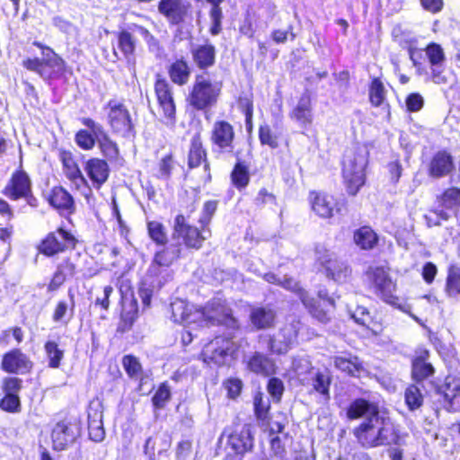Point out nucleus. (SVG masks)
Here are the masks:
<instances>
[{"instance_id":"f257e3e1","label":"nucleus","mask_w":460,"mask_h":460,"mask_svg":"<svg viewBox=\"0 0 460 460\" xmlns=\"http://www.w3.org/2000/svg\"><path fill=\"white\" fill-rule=\"evenodd\" d=\"M349 420L363 418L354 429L353 434L358 442L367 448L389 444L393 439V426L390 420L379 411L377 403L364 398L353 400L347 408Z\"/></svg>"},{"instance_id":"f03ea898","label":"nucleus","mask_w":460,"mask_h":460,"mask_svg":"<svg viewBox=\"0 0 460 460\" xmlns=\"http://www.w3.org/2000/svg\"><path fill=\"white\" fill-rule=\"evenodd\" d=\"M367 151L365 147L346 152L342 163V176L350 195H356L365 183Z\"/></svg>"},{"instance_id":"7ed1b4c3","label":"nucleus","mask_w":460,"mask_h":460,"mask_svg":"<svg viewBox=\"0 0 460 460\" xmlns=\"http://www.w3.org/2000/svg\"><path fill=\"white\" fill-rule=\"evenodd\" d=\"M181 251L182 243L172 238L168 246L155 252L147 271V277L154 278L150 281L153 288H160L170 279L168 267L180 258Z\"/></svg>"},{"instance_id":"20e7f679","label":"nucleus","mask_w":460,"mask_h":460,"mask_svg":"<svg viewBox=\"0 0 460 460\" xmlns=\"http://www.w3.org/2000/svg\"><path fill=\"white\" fill-rule=\"evenodd\" d=\"M35 46L42 49V58H27L22 65L30 71L37 73L43 80H51L59 77L65 69V61L49 47L40 42Z\"/></svg>"},{"instance_id":"39448f33","label":"nucleus","mask_w":460,"mask_h":460,"mask_svg":"<svg viewBox=\"0 0 460 460\" xmlns=\"http://www.w3.org/2000/svg\"><path fill=\"white\" fill-rule=\"evenodd\" d=\"M221 88V84L212 82L206 75H196L187 101L197 111L210 109L217 104Z\"/></svg>"},{"instance_id":"423d86ee","label":"nucleus","mask_w":460,"mask_h":460,"mask_svg":"<svg viewBox=\"0 0 460 460\" xmlns=\"http://www.w3.org/2000/svg\"><path fill=\"white\" fill-rule=\"evenodd\" d=\"M193 320H198V326H209L226 323L232 321L231 310L221 298L210 300L205 307L195 309L191 315Z\"/></svg>"},{"instance_id":"0eeeda50","label":"nucleus","mask_w":460,"mask_h":460,"mask_svg":"<svg viewBox=\"0 0 460 460\" xmlns=\"http://www.w3.org/2000/svg\"><path fill=\"white\" fill-rule=\"evenodd\" d=\"M107 120L112 131L122 137H129L133 131L130 113L125 104L118 100H110L104 107Z\"/></svg>"},{"instance_id":"6e6552de","label":"nucleus","mask_w":460,"mask_h":460,"mask_svg":"<svg viewBox=\"0 0 460 460\" xmlns=\"http://www.w3.org/2000/svg\"><path fill=\"white\" fill-rule=\"evenodd\" d=\"M205 234V230L200 232L197 227L190 226L184 216L178 215L175 217L172 237L187 248L199 249L202 243L208 238Z\"/></svg>"},{"instance_id":"1a4fd4ad","label":"nucleus","mask_w":460,"mask_h":460,"mask_svg":"<svg viewBox=\"0 0 460 460\" xmlns=\"http://www.w3.org/2000/svg\"><path fill=\"white\" fill-rule=\"evenodd\" d=\"M317 260L324 267L326 275L337 283H345L349 279L351 270L343 261L338 260L336 255L324 249H316Z\"/></svg>"},{"instance_id":"9d476101","label":"nucleus","mask_w":460,"mask_h":460,"mask_svg":"<svg viewBox=\"0 0 460 460\" xmlns=\"http://www.w3.org/2000/svg\"><path fill=\"white\" fill-rule=\"evenodd\" d=\"M158 11L172 25L191 22L193 19L192 5L189 0H161Z\"/></svg>"},{"instance_id":"9b49d317","label":"nucleus","mask_w":460,"mask_h":460,"mask_svg":"<svg viewBox=\"0 0 460 460\" xmlns=\"http://www.w3.org/2000/svg\"><path fill=\"white\" fill-rule=\"evenodd\" d=\"M234 129L228 121L218 119L213 123L210 141L213 151L219 154H231L234 149Z\"/></svg>"},{"instance_id":"f8f14e48","label":"nucleus","mask_w":460,"mask_h":460,"mask_svg":"<svg viewBox=\"0 0 460 460\" xmlns=\"http://www.w3.org/2000/svg\"><path fill=\"white\" fill-rule=\"evenodd\" d=\"M300 323L293 321L283 326L279 333L269 341V349L272 353L285 354L296 342Z\"/></svg>"},{"instance_id":"ddd939ff","label":"nucleus","mask_w":460,"mask_h":460,"mask_svg":"<svg viewBox=\"0 0 460 460\" xmlns=\"http://www.w3.org/2000/svg\"><path fill=\"white\" fill-rule=\"evenodd\" d=\"M233 343L227 339L217 337L205 346L202 351L204 361L208 364L223 365L233 354Z\"/></svg>"},{"instance_id":"4468645a","label":"nucleus","mask_w":460,"mask_h":460,"mask_svg":"<svg viewBox=\"0 0 460 460\" xmlns=\"http://www.w3.org/2000/svg\"><path fill=\"white\" fill-rule=\"evenodd\" d=\"M82 123L93 133L102 153L110 160H115L119 156V147L110 137L102 125L90 118H84Z\"/></svg>"},{"instance_id":"2eb2a0df","label":"nucleus","mask_w":460,"mask_h":460,"mask_svg":"<svg viewBox=\"0 0 460 460\" xmlns=\"http://www.w3.org/2000/svg\"><path fill=\"white\" fill-rule=\"evenodd\" d=\"M80 436V429L76 423L60 421L52 429L51 439L55 450H64L72 445Z\"/></svg>"},{"instance_id":"dca6fc26","label":"nucleus","mask_w":460,"mask_h":460,"mask_svg":"<svg viewBox=\"0 0 460 460\" xmlns=\"http://www.w3.org/2000/svg\"><path fill=\"white\" fill-rule=\"evenodd\" d=\"M75 243V237L64 229H58L50 233L42 241L40 250L42 253L52 256L65 249L74 247Z\"/></svg>"},{"instance_id":"f3484780","label":"nucleus","mask_w":460,"mask_h":460,"mask_svg":"<svg viewBox=\"0 0 460 460\" xmlns=\"http://www.w3.org/2000/svg\"><path fill=\"white\" fill-rule=\"evenodd\" d=\"M425 53L430 66L431 81L438 84H446L447 82L444 68L446 57L442 47L437 43H430L426 47Z\"/></svg>"},{"instance_id":"a211bd4d","label":"nucleus","mask_w":460,"mask_h":460,"mask_svg":"<svg viewBox=\"0 0 460 460\" xmlns=\"http://www.w3.org/2000/svg\"><path fill=\"white\" fill-rule=\"evenodd\" d=\"M33 367L30 358L19 349H13L6 352L2 358L1 367L11 374H26Z\"/></svg>"},{"instance_id":"6ab92c4d","label":"nucleus","mask_w":460,"mask_h":460,"mask_svg":"<svg viewBox=\"0 0 460 460\" xmlns=\"http://www.w3.org/2000/svg\"><path fill=\"white\" fill-rule=\"evenodd\" d=\"M31 190V182L29 175L24 171L20 170L13 173L3 193L10 199L17 200L22 197H27Z\"/></svg>"},{"instance_id":"aec40b11","label":"nucleus","mask_w":460,"mask_h":460,"mask_svg":"<svg viewBox=\"0 0 460 460\" xmlns=\"http://www.w3.org/2000/svg\"><path fill=\"white\" fill-rule=\"evenodd\" d=\"M367 279L375 285L383 299L390 302L394 290V284L383 267H370L367 271Z\"/></svg>"},{"instance_id":"412c9836","label":"nucleus","mask_w":460,"mask_h":460,"mask_svg":"<svg viewBox=\"0 0 460 460\" xmlns=\"http://www.w3.org/2000/svg\"><path fill=\"white\" fill-rule=\"evenodd\" d=\"M155 92L164 115L172 119L175 114V104L170 84L165 79L158 78L155 84Z\"/></svg>"},{"instance_id":"4be33fe9","label":"nucleus","mask_w":460,"mask_h":460,"mask_svg":"<svg viewBox=\"0 0 460 460\" xmlns=\"http://www.w3.org/2000/svg\"><path fill=\"white\" fill-rule=\"evenodd\" d=\"M309 200L314 212L323 218H330L338 210L337 202L332 196L325 193L311 191Z\"/></svg>"},{"instance_id":"5701e85b","label":"nucleus","mask_w":460,"mask_h":460,"mask_svg":"<svg viewBox=\"0 0 460 460\" xmlns=\"http://www.w3.org/2000/svg\"><path fill=\"white\" fill-rule=\"evenodd\" d=\"M289 116L290 119L296 121L302 128L306 129L312 124V100L308 93H305L302 94Z\"/></svg>"},{"instance_id":"b1692460","label":"nucleus","mask_w":460,"mask_h":460,"mask_svg":"<svg viewBox=\"0 0 460 460\" xmlns=\"http://www.w3.org/2000/svg\"><path fill=\"white\" fill-rule=\"evenodd\" d=\"M84 170L93 184L100 187L103 184L110 173L108 164L100 158H91L86 161Z\"/></svg>"},{"instance_id":"393cba45","label":"nucleus","mask_w":460,"mask_h":460,"mask_svg":"<svg viewBox=\"0 0 460 460\" xmlns=\"http://www.w3.org/2000/svg\"><path fill=\"white\" fill-rule=\"evenodd\" d=\"M172 319L173 322L189 325L197 324L198 320L192 319V314L195 312L193 305H190L186 301L181 299H175L171 303Z\"/></svg>"},{"instance_id":"a878e982","label":"nucleus","mask_w":460,"mask_h":460,"mask_svg":"<svg viewBox=\"0 0 460 460\" xmlns=\"http://www.w3.org/2000/svg\"><path fill=\"white\" fill-rule=\"evenodd\" d=\"M248 369L257 375L270 376L275 374L274 361L260 352H255L247 361Z\"/></svg>"},{"instance_id":"bb28decb","label":"nucleus","mask_w":460,"mask_h":460,"mask_svg":"<svg viewBox=\"0 0 460 460\" xmlns=\"http://www.w3.org/2000/svg\"><path fill=\"white\" fill-rule=\"evenodd\" d=\"M64 172L66 177L77 187L84 186L86 192L84 196L89 199L92 194L91 189L87 186V181L82 174L78 165L75 164L70 155H64L62 157Z\"/></svg>"},{"instance_id":"cd10ccee","label":"nucleus","mask_w":460,"mask_h":460,"mask_svg":"<svg viewBox=\"0 0 460 460\" xmlns=\"http://www.w3.org/2000/svg\"><path fill=\"white\" fill-rule=\"evenodd\" d=\"M204 163V171L206 172L205 181L210 180L209 164L207 162V154L202 146L199 137H194L191 141L189 152V167L196 168Z\"/></svg>"},{"instance_id":"c85d7f7f","label":"nucleus","mask_w":460,"mask_h":460,"mask_svg":"<svg viewBox=\"0 0 460 460\" xmlns=\"http://www.w3.org/2000/svg\"><path fill=\"white\" fill-rule=\"evenodd\" d=\"M332 361L336 368L351 376H358L363 371L361 360L351 354L335 356Z\"/></svg>"},{"instance_id":"c756f323","label":"nucleus","mask_w":460,"mask_h":460,"mask_svg":"<svg viewBox=\"0 0 460 460\" xmlns=\"http://www.w3.org/2000/svg\"><path fill=\"white\" fill-rule=\"evenodd\" d=\"M228 443L236 454H243L251 450L253 446V438L250 428L244 426L240 431L232 434Z\"/></svg>"},{"instance_id":"7c9ffc66","label":"nucleus","mask_w":460,"mask_h":460,"mask_svg":"<svg viewBox=\"0 0 460 460\" xmlns=\"http://www.w3.org/2000/svg\"><path fill=\"white\" fill-rule=\"evenodd\" d=\"M436 394L443 398V407L449 411L453 400L460 394V383L454 377H447L445 383L437 388Z\"/></svg>"},{"instance_id":"2f4dec72","label":"nucleus","mask_w":460,"mask_h":460,"mask_svg":"<svg viewBox=\"0 0 460 460\" xmlns=\"http://www.w3.org/2000/svg\"><path fill=\"white\" fill-rule=\"evenodd\" d=\"M453 168L452 157L447 152H438L432 158L429 164V174L439 178L447 175Z\"/></svg>"},{"instance_id":"473e14b6","label":"nucleus","mask_w":460,"mask_h":460,"mask_svg":"<svg viewBox=\"0 0 460 460\" xmlns=\"http://www.w3.org/2000/svg\"><path fill=\"white\" fill-rule=\"evenodd\" d=\"M428 358L429 352L424 350L412 360L411 375L416 382H420L434 373V367L427 362Z\"/></svg>"},{"instance_id":"72a5a7b5","label":"nucleus","mask_w":460,"mask_h":460,"mask_svg":"<svg viewBox=\"0 0 460 460\" xmlns=\"http://www.w3.org/2000/svg\"><path fill=\"white\" fill-rule=\"evenodd\" d=\"M353 240L362 250H371L377 244L378 237L371 227L362 226L354 232Z\"/></svg>"},{"instance_id":"f704fd0d","label":"nucleus","mask_w":460,"mask_h":460,"mask_svg":"<svg viewBox=\"0 0 460 460\" xmlns=\"http://www.w3.org/2000/svg\"><path fill=\"white\" fill-rule=\"evenodd\" d=\"M49 202L58 209L65 210L69 213H71L74 208L73 197L61 187L53 189Z\"/></svg>"},{"instance_id":"c9c22d12","label":"nucleus","mask_w":460,"mask_h":460,"mask_svg":"<svg viewBox=\"0 0 460 460\" xmlns=\"http://www.w3.org/2000/svg\"><path fill=\"white\" fill-rule=\"evenodd\" d=\"M250 317L252 323L257 329H266L273 325L275 320V313L269 308L257 307L252 309Z\"/></svg>"},{"instance_id":"e433bc0d","label":"nucleus","mask_w":460,"mask_h":460,"mask_svg":"<svg viewBox=\"0 0 460 460\" xmlns=\"http://www.w3.org/2000/svg\"><path fill=\"white\" fill-rule=\"evenodd\" d=\"M195 63L199 68H207L215 63L216 49L210 44L198 47L192 51Z\"/></svg>"},{"instance_id":"4c0bfd02","label":"nucleus","mask_w":460,"mask_h":460,"mask_svg":"<svg viewBox=\"0 0 460 460\" xmlns=\"http://www.w3.org/2000/svg\"><path fill=\"white\" fill-rule=\"evenodd\" d=\"M171 80L179 85H184L188 83L190 75V69L184 60H176L168 70Z\"/></svg>"},{"instance_id":"58836bf2","label":"nucleus","mask_w":460,"mask_h":460,"mask_svg":"<svg viewBox=\"0 0 460 460\" xmlns=\"http://www.w3.org/2000/svg\"><path fill=\"white\" fill-rule=\"evenodd\" d=\"M298 297L313 317L321 323H327L329 321L328 314L318 307L317 301L314 297L309 296L305 290L298 288Z\"/></svg>"},{"instance_id":"ea45409f","label":"nucleus","mask_w":460,"mask_h":460,"mask_svg":"<svg viewBox=\"0 0 460 460\" xmlns=\"http://www.w3.org/2000/svg\"><path fill=\"white\" fill-rule=\"evenodd\" d=\"M102 412L95 411L88 414L89 437L93 441L101 442L104 439L105 431L102 426Z\"/></svg>"},{"instance_id":"a19ab883","label":"nucleus","mask_w":460,"mask_h":460,"mask_svg":"<svg viewBox=\"0 0 460 460\" xmlns=\"http://www.w3.org/2000/svg\"><path fill=\"white\" fill-rule=\"evenodd\" d=\"M438 205L445 211H448L451 216L455 213V208L460 204V190L450 188L441 195L438 199Z\"/></svg>"},{"instance_id":"79ce46f5","label":"nucleus","mask_w":460,"mask_h":460,"mask_svg":"<svg viewBox=\"0 0 460 460\" xmlns=\"http://www.w3.org/2000/svg\"><path fill=\"white\" fill-rule=\"evenodd\" d=\"M369 100L372 105L376 107H388L386 103V90L379 78H375L371 83L369 87Z\"/></svg>"},{"instance_id":"37998d69","label":"nucleus","mask_w":460,"mask_h":460,"mask_svg":"<svg viewBox=\"0 0 460 460\" xmlns=\"http://www.w3.org/2000/svg\"><path fill=\"white\" fill-rule=\"evenodd\" d=\"M445 291L449 297L460 298V269L450 267L447 277Z\"/></svg>"},{"instance_id":"c03bdc74","label":"nucleus","mask_w":460,"mask_h":460,"mask_svg":"<svg viewBox=\"0 0 460 460\" xmlns=\"http://www.w3.org/2000/svg\"><path fill=\"white\" fill-rule=\"evenodd\" d=\"M404 400L408 409L413 411L422 406L424 398L420 387L411 385L405 389Z\"/></svg>"},{"instance_id":"a18cd8bd","label":"nucleus","mask_w":460,"mask_h":460,"mask_svg":"<svg viewBox=\"0 0 460 460\" xmlns=\"http://www.w3.org/2000/svg\"><path fill=\"white\" fill-rule=\"evenodd\" d=\"M148 235L157 245H165L168 242L165 226L158 221L147 222Z\"/></svg>"},{"instance_id":"49530a36","label":"nucleus","mask_w":460,"mask_h":460,"mask_svg":"<svg viewBox=\"0 0 460 460\" xmlns=\"http://www.w3.org/2000/svg\"><path fill=\"white\" fill-rule=\"evenodd\" d=\"M118 46L124 57L130 62L136 49V40L130 32L122 31L118 36Z\"/></svg>"},{"instance_id":"de8ad7c7","label":"nucleus","mask_w":460,"mask_h":460,"mask_svg":"<svg viewBox=\"0 0 460 460\" xmlns=\"http://www.w3.org/2000/svg\"><path fill=\"white\" fill-rule=\"evenodd\" d=\"M44 350L49 359V367L58 368L64 358V350L58 348V344L55 341H47L44 345Z\"/></svg>"},{"instance_id":"09e8293b","label":"nucleus","mask_w":460,"mask_h":460,"mask_svg":"<svg viewBox=\"0 0 460 460\" xmlns=\"http://www.w3.org/2000/svg\"><path fill=\"white\" fill-rule=\"evenodd\" d=\"M331 376L328 373L316 372L313 376L314 389L324 396L325 400L330 398Z\"/></svg>"},{"instance_id":"8fccbe9b","label":"nucleus","mask_w":460,"mask_h":460,"mask_svg":"<svg viewBox=\"0 0 460 460\" xmlns=\"http://www.w3.org/2000/svg\"><path fill=\"white\" fill-rule=\"evenodd\" d=\"M263 279L271 284L281 286L282 288L293 291L298 295V288H301L299 284L292 278L287 276L280 278L273 273H266L263 275Z\"/></svg>"},{"instance_id":"3c124183","label":"nucleus","mask_w":460,"mask_h":460,"mask_svg":"<svg viewBox=\"0 0 460 460\" xmlns=\"http://www.w3.org/2000/svg\"><path fill=\"white\" fill-rule=\"evenodd\" d=\"M76 145L84 150H92L95 143H97L96 137H94L92 130L80 129L75 137Z\"/></svg>"},{"instance_id":"603ef678","label":"nucleus","mask_w":460,"mask_h":460,"mask_svg":"<svg viewBox=\"0 0 460 460\" xmlns=\"http://www.w3.org/2000/svg\"><path fill=\"white\" fill-rule=\"evenodd\" d=\"M253 407L255 415L259 420H265L267 419L270 409V401L261 393L258 392L253 397Z\"/></svg>"},{"instance_id":"864d4df0","label":"nucleus","mask_w":460,"mask_h":460,"mask_svg":"<svg viewBox=\"0 0 460 460\" xmlns=\"http://www.w3.org/2000/svg\"><path fill=\"white\" fill-rule=\"evenodd\" d=\"M231 178L236 188H243L249 183V173L245 165L238 163L235 164Z\"/></svg>"},{"instance_id":"5fc2aeb1","label":"nucleus","mask_w":460,"mask_h":460,"mask_svg":"<svg viewBox=\"0 0 460 460\" xmlns=\"http://www.w3.org/2000/svg\"><path fill=\"white\" fill-rule=\"evenodd\" d=\"M259 139L261 145H267L271 148L279 146V137L269 125H261L259 128Z\"/></svg>"},{"instance_id":"6e6d98bb","label":"nucleus","mask_w":460,"mask_h":460,"mask_svg":"<svg viewBox=\"0 0 460 460\" xmlns=\"http://www.w3.org/2000/svg\"><path fill=\"white\" fill-rule=\"evenodd\" d=\"M424 217L429 226H439L442 221L448 220L451 214L438 206V208L426 214Z\"/></svg>"},{"instance_id":"4d7b16f0","label":"nucleus","mask_w":460,"mask_h":460,"mask_svg":"<svg viewBox=\"0 0 460 460\" xmlns=\"http://www.w3.org/2000/svg\"><path fill=\"white\" fill-rule=\"evenodd\" d=\"M171 398L170 387L167 384L163 383L155 392L152 398L153 404L157 409H163L165 403Z\"/></svg>"},{"instance_id":"13d9d810","label":"nucleus","mask_w":460,"mask_h":460,"mask_svg":"<svg viewBox=\"0 0 460 460\" xmlns=\"http://www.w3.org/2000/svg\"><path fill=\"white\" fill-rule=\"evenodd\" d=\"M123 367L128 375L132 378H138L141 376L142 367L138 360L130 355L125 356L122 360Z\"/></svg>"},{"instance_id":"bf43d9fd","label":"nucleus","mask_w":460,"mask_h":460,"mask_svg":"<svg viewBox=\"0 0 460 460\" xmlns=\"http://www.w3.org/2000/svg\"><path fill=\"white\" fill-rule=\"evenodd\" d=\"M127 296H122V312L121 316L125 321L132 322L137 314V301L130 297L128 306H127Z\"/></svg>"},{"instance_id":"052dcab7","label":"nucleus","mask_w":460,"mask_h":460,"mask_svg":"<svg viewBox=\"0 0 460 460\" xmlns=\"http://www.w3.org/2000/svg\"><path fill=\"white\" fill-rule=\"evenodd\" d=\"M209 16L211 20L209 31L214 36L218 35L222 30L223 13L221 7H211Z\"/></svg>"},{"instance_id":"680f3d73","label":"nucleus","mask_w":460,"mask_h":460,"mask_svg":"<svg viewBox=\"0 0 460 460\" xmlns=\"http://www.w3.org/2000/svg\"><path fill=\"white\" fill-rule=\"evenodd\" d=\"M405 104L409 111L416 112L423 107L424 99L420 93H412L407 96Z\"/></svg>"},{"instance_id":"e2e57ef3","label":"nucleus","mask_w":460,"mask_h":460,"mask_svg":"<svg viewBox=\"0 0 460 460\" xmlns=\"http://www.w3.org/2000/svg\"><path fill=\"white\" fill-rule=\"evenodd\" d=\"M269 394L277 401H279L284 391L283 382L277 377H271L267 385Z\"/></svg>"},{"instance_id":"0e129e2a","label":"nucleus","mask_w":460,"mask_h":460,"mask_svg":"<svg viewBox=\"0 0 460 460\" xmlns=\"http://www.w3.org/2000/svg\"><path fill=\"white\" fill-rule=\"evenodd\" d=\"M292 368L300 376L308 373L313 367L308 358L298 357L293 359Z\"/></svg>"},{"instance_id":"69168bd1","label":"nucleus","mask_w":460,"mask_h":460,"mask_svg":"<svg viewBox=\"0 0 460 460\" xmlns=\"http://www.w3.org/2000/svg\"><path fill=\"white\" fill-rule=\"evenodd\" d=\"M56 271L66 279L72 278L76 272V266L70 259H66L58 263Z\"/></svg>"},{"instance_id":"338daca9","label":"nucleus","mask_w":460,"mask_h":460,"mask_svg":"<svg viewBox=\"0 0 460 460\" xmlns=\"http://www.w3.org/2000/svg\"><path fill=\"white\" fill-rule=\"evenodd\" d=\"M0 406L7 411H16L20 407V400L17 394H7L1 400Z\"/></svg>"},{"instance_id":"774afa93","label":"nucleus","mask_w":460,"mask_h":460,"mask_svg":"<svg viewBox=\"0 0 460 460\" xmlns=\"http://www.w3.org/2000/svg\"><path fill=\"white\" fill-rule=\"evenodd\" d=\"M174 162L172 155H165L159 163V177L168 179L173 169Z\"/></svg>"}]
</instances>
